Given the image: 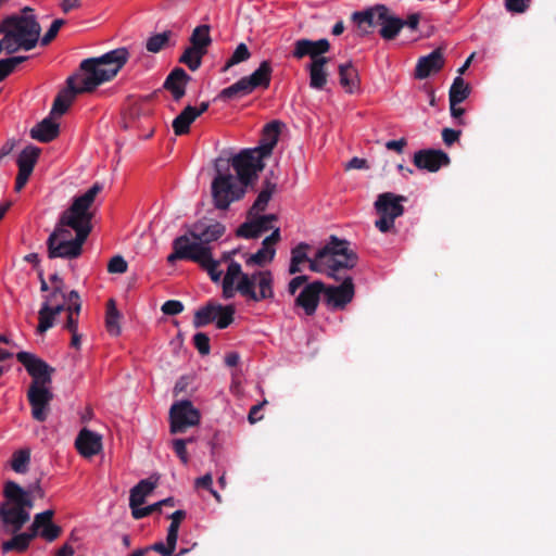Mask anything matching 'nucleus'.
Wrapping results in <instances>:
<instances>
[{
	"label": "nucleus",
	"mask_w": 556,
	"mask_h": 556,
	"mask_svg": "<svg viewBox=\"0 0 556 556\" xmlns=\"http://www.w3.org/2000/svg\"><path fill=\"white\" fill-rule=\"evenodd\" d=\"M206 53L202 50H197L192 47L185 49L184 53L179 58V62L185 64L190 71H197L202 63V58Z\"/></svg>",
	"instance_id": "nucleus-44"
},
{
	"label": "nucleus",
	"mask_w": 556,
	"mask_h": 556,
	"mask_svg": "<svg viewBox=\"0 0 556 556\" xmlns=\"http://www.w3.org/2000/svg\"><path fill=\"white\" fill-rule=\"evenodd\" d=\"M339 81L348 93H353L358 88V74L351 63L339 65Z\"/></svg>",
	"instance_id": "nucleus-34"
},
{
	"label": "nucleus",
	"mask_w": 556,
	"mask_h": 556,
	"mask_svg": "<svg viewBox=\"0 0 556 556\" xmlns=\"http://www.w3.org/2000/svg\"><path fill=\"white\" fill-rule=\"evenodd\" d=\"M34 538H36V533H31L30 530L28 532L15 534L12 539L2 542L1 549L3 553H23L28 548Z\"/></svg>",
	"instance_id": "nucleus-35"
},
{
	"label": "nucleus",
	"mask_w": 556,
	"mask_h": 556,
	"mask_svg": "<svg viewBox=\"0 0 556 556\" xmlns=\"http://www.w3.org/2000/svg\"><path fill=\"white\" fill-rule=\"evenodd\" d=\"M375 210L379 217L375 220V226L382 231V193L378 194L375 201Z\"/></svg>",
	"instance_id": "nucleus-63"
},
{
	"label": "nucleus",
	"mask_w": 556,
	"mask_h": 556,
	"mask_svg": "<svg viewBox=\"0 0 556 556\" xmlns=\"http://www.w3.org/2000/svg\"><path fill=\"white\" fill-rule=\"evenodd\" d=\"M445 64L443 49L437 48L428 55L419 58L415 67V77L417 79L428 78L430 75L440 72Z\"/></svg>",
	"instance_id": "nucleus-22"
},
{
	"label": "nucleus",
	"mask_w": 556,
	"mask_h": 556,
	"mask_svg": "<svg viewBox=\"0 0 556 556\" xmlns=\"http://www.w3.org/2000/svg\"><path fill=\"white\" fill-rule=\"evenodd\" d=\"M59 5L64 14L81 8V0H59Z\"/></svg>",
	"instance_id": "nucleus-62"
},
{
	"label": "nucleus",
	"mask_w": 556,
	"mask_h": 556,
	"mask_svg": "<svg viewBox=\"0 0 556 556\" xmlns=\"http://www.w3.org/2000/svg\"><path fill=\"white\" fill-rule=\"evenodd\" d=\"M275 190L276 185L270 182L269 180H266L264 184V188L261 190V192L258 193L257 198L255 199L253 205L249 211V216H256L261 212L265 211Z\"/></svg>",
	"instance_id": "nucleus-37"
},
{
	"label": "nucleus",
	"mask_w": 556,
	"mask_h": 556,
	"mask_svg": "<svg viewBox=\"0 0 556 556\" xmlns=\"http://www.w3.org/2000/svg\"><path fill=\"white\" fill-rule=\"evenodd\" d=\"M470 94V87L464 80L462 76L454 78V81L450 88L448 100L454 103H460L465 101Z\"/></svg>",
	"instance_id": "nucleus-41"
},
{
	"label": "nucleus",
	"mask_w": 556,
	"mask_h": 556,
	"mask_svg": "<svg viewBox=\"0 0 556 556\" xmlns=\"http://www.w3.org/2000/svg\"><path fill=\"white\" fill-rule=\"evenodd\" d=\"M531 0H505L507 11L513 13H523L530 4Z\"/></svg>",
	"instance_id": "nucleus-57"
},
{
	"label": "nucleus",
	"mask_w": 556,
	"mask_h": 556,
	"mask_svg": "<svg viewBox=\"0 0 556 556\" xmlns=\"http://www.w3.org/2000/svg\"><path fill=\"white\" fill-rule=\"evenodd\" d=\"M235 308L232 305L223 306L214 302H208L200 307L193 317V326L202 328L216 321L218 329L227 328L233 321Z\"/></svg>",
	"instance_id": "nucleus-11"
},
{
	"label": "nucleus",
	"mask_w": 556,
	"mask_h": 556,
	"mask_svg": "<svg viewBox=\"0 0 556 556\" xmlns=\"http://www.w3.org/2000/svg\"><path fill=\"white\" fill-rule=\"evenodd\" d=\"M191 77L181 67L174 68L166 77L163 87L168 90L175 101H179L186 94V87Z\"/></svg>",
	"instance_id": "nucleus-24"
},
{
	"label": "nucleus",
	"mask_w": 556,
	"mask_h": 556,
	"mask_svg": "<svg viewBox=\"0 0 556 556\" xmlns=\"http://www.w3.org/2000/svg\"><path fill=\"white\" fill-rule=\"evenodd\" d=\"M250 58L251 52L248 46L241 42L237 46L231 56L226 61L224 67L222 68V72H227L230 67L244 61H248Z\"/></svg>",
	"instance_id": "nucleus-47"
},
{
	"label": "nucleus",
	"mask_w": 556,
	"mask_h": 556,
	"mask_svg": "<svg viewBox=\"0 0 556 556\" xmlns=\"http://www.w3.org/2000/svg\"><path fill=\"white\" fill-rule=\"evenodd\" d=\"M200 420L199 409L189 400L175 402L169 409V429L173 434L182 433L188 428L198 426Z\"/></svg>",
	"instance_id": "nucleus-12"
},
{
	"label": "nucleus",
	"mask_w": 556,
	"mask_h": 556,
	"mask_svg": "<svg viewBox=\"0 0 556 556\" xmlns=\"http://www.w3.org/2000/svg\"><path fill=\"white\" fill-rule=\"evenodd\" d=\"M240 279H242V267L238 262L231 260L222 282L223 296L225 299H231L236 292L239 293Z\"/></svg>",
	"instance_id": "nucleus-27"
},
{
	"label": "nucleus",
	"mask_w": 556,
	"mask_h": 556,
	"mask_svg": "<svg viewBox=\"0 0 556 556\" xmlns=\"http://www.w3.org/2000/svg\"><path fill=\"white\" fill-rule=\"evenodd\" d=\"M462 135L460 130H455L452 128H444L442 130V139L446 146H452L456 142Z\"/></svg>",
	"instance_id": "nucleus-60"
},
{
	"label": "nucleus",
	"mask_w": 556,
	"mask_h": 556,
	"mask_svg": "<svg viewBox=\"0 0 556 556\" xmlns=\"http://www.w3.org/2000/svg\"><path fill=\"white\" fill-rule=\"evenodd\" d=\"M199 265L207 271L213 281L220 279L223 271L219 270V262L213 258L212 252Z\"/></svg>",
	"instance_id": "nucleus-50"
},
{
	"label": "nucleus",
	"mask_w": 556,
	"mask_h": 556,
	"mask_svg": "<svg viewBox=\"0 0 556 556\" xmlns=\"http://www.w3.org/2000/svg\"><path fill=\"white\" fill-rule=\"evenodd\" d=\"M197 119L194 106L187 105L173 121L172 127L176 136L189 134L190 125Z\"/></svg>",
	"instance_id": "nucleus-33"
},
{
	"label": "nucleus",
	"mask_w": 556,
	"mask_h": 556,
	"mask_svg": "<svg viewBox=\"0 0 556 556\" xmlns=\"http://www.w3.org/2000/svg\"><path fill=\"white\" fill-rule=\"evenodd\" d=\"M172 522L168 527V530H167V533L176 538H178V531H179V527H180V523L181 521L186 518V511L185 510H181V509H178L176 511H174L170 516H169Z\"/></svg>",
	"instance_id": "nucleus-54"
},
{
	"label": "nucleus",
	"mask_w": 556,
	"mask_h": 556,
	"mask_svg": "<svg viewBox=\"0 0 556 556\" xmlns=\"http://www.w3.org/2000/svg\"><path fill=\"white\" fill-rule=\"evenodd\" d=\"M128 269V264L121 255L113 256L108 263L110 274H124Z\"/></svg>",
	"instance_id": "nucleus-53"
},
{
	"label": "nucleus",
	"mask_w": 556,
	"mask_h": 556,
	"mask_svg": "<svg viewBox=\"0 0 556 556\" xmlns=\"http://www.w3.org/2000/svg\"><path fill=\"white\" fill-rule=\"evenodd\" d=\"M30 463L29 450H18L12 454L11 468L17 473H25Z\"/></svg>",
	"instance_id": "nucleus-46"
},
{
	"label": "nucleus",
	"mask_w": 556,
	"mask_h": 556,
	"mask_svg": "<svg viewBox=\"0 0 556 556\" xmlns=\"http://www.w3.org/2000/svg\"><path fill=\"white\" fill-rule=\"evenodd\" d=\"M190 43H191L190 47H192L197 50H202L206 53L207 48L212 43V38L210 36V26L208 25L197 26L190 36Z\"/></svg>",
	"instance_id": "nucleus-38"
},
{
	"label": "nucleus",
	"mask_w": 556,
	"mask_h": 556,
	"mask_svg": "<svg viewBox=\"0 0 556 556\" xmlns=\"http://www.w3.org/2000/svg\"><path fill=\"white\" fill-rule=\"evenodd\" d=\"M156 481L143 479L130 490L129 506H141L146 497L155 489Z\"/></svg>",
	"instance_id": "nucleus-36"
},
{
	"label": "nucleus",
	"mask_w": 556,
	"mask_h": 556,
	"mask_svg": "<svg viewBox=\"0 0 556 556\" xmlns=\"http://www.w3.org/2000/svg\"><path fill=\"white\" fill-rule=\"evenodd\" d=\"M60 126L50 117L42 119L31 130L30 137L40 142H51L59 136Z\"/></svg>",
	"instance_id": "nucleus-29"
},
{
	"label": "nucleus",
	"mask_w": 556,
	"mask_h": 556,
	"mask_svg": "<svg viewBox=\"0 0 556 556\" xmlns=\"http://www.w3.org/2000/svg\"><path fill=\"white\" fill-rule=\"evenodd\" d=\"M172 37V31L166 30L161 34H155L148 38L146 48L149 52L157 53L168 43Z\"/></svg>",
	"instance_id": "nucleus-48"
},
{
	"label": "nucleus",
	"mask_w": 556,
	"mask_h": 556,
	"mask_svg": "<svg viewBox=\"0 0 556 556\" xmlns=\"http://www.w3.org/2000/svg\"><path fill=\"white\" fill-rule=\"evenodd\" d=\"M404 27V20L393 16L384 7V40H393Z\"/></svg>",
	"instance_id": "nucleus-43"
},
{
	"label": "nucleus",
	"mask_w": 556,
	"mask_h": 556,
	"mask_svg": "<svg viewBox=\"0 0 556 556\" xmlns=\"http://www.w3.org/2000/svg\"><path fill=\"white\" fill-rule=\"evenodd\" d=\"M3 495L7 502L0 507V518L7 532L16 533L29 520L31 494L16 482L8 481L3 488Z\"/></svg>",
	"instance_id": "nucleus-6"
},
{
	"label": "nucleus",
	"mask_w": 556,
	"mask_h": 556,
	"mask_svg": "<svg viewBox=\"0 0 556 556\" xmlns=\"http://www.w3.org/2000/svg\"><path fill=\"white\" fill-rule=\"evenodd\" d=\"M280 132V124L279 122H270L265 125L262 132V138L260 144L255 148L257 152H260L265 159L270 156L274 148L276 147Z\"/></svg>",
	"instance_id": "nucleus-26"
},
{
	"label": "nucleus",
	"mask_w": 556,
	"mask_h": 556,
	"mask_svg": "<svg viewBox=\"0 0 556 556\" xmlns=\"http://www.w3.org/2000/svg\"><path fill=\"white\" fill-rule=\"evenodd\" d=\"M177 539L176 536L168 534L166 535V543H163V542H155L154 544L152 545H149L147 547H143L144 549H148V553L150 551H154L159 554H161L162 556H180V554H184L186 551H181L179 554H175L174 555V552H175V548H176V543H177Z\"/></svg>",
	"instance_id": "nucleus-45"
},
{
	"label": "nucleus",
	"mask_w": 556,
	"mask_h": 556,
	"mask_svg": "<svg viewBox=\"0 0 556 556\" xmlns=\"http://www.w3.org/2000/svg\"><path fill=\"white\" fill-rule=\"evenodd\" d=\"M407 199L404 195H396L392 192H384V216L396 218L404 213L402 202Z\"/></svg>",
	"instance_id": "nucleus-39"
},
{
	"label": "nucleus",
	"mask_w": 556,
	"mask_h": 556,
	"mask_svg": "<svg viewBox=\"0 0 556 556\" xmlns=\"http://www.w3.org/2000/svg\"><path fill=\"white\" fill-rule=\"evenodd\" d=\"M128 58L129 52L126 48H117L99 58L84 60L79 65V72L66 79L67 87L55 97L51 115L62 116L77 94L91 92L101 84L114 78Z\"/></svg>",
	"instance_id": "nucleus-1"
},
{
	"label": "nucleus",
	"mask_w": 556,
	"mask_h": 556,
	"mask_svg": "<svg viewBox=\"0 0 556 556\" xmlns=\"http://www.w3.org/2000/svg\"><path fill=\"white\" fill-rule=\"evenodd\" d=\"M329 50L330 43L326 38L318 40L302 38L295 40L293 45L292 56L296 60L309 56L311 62H315L316 60L327 59L324 54Z\"/></svg>",
	"instance_id": "nucleus-15"
},
{
	"label": "nucleus",
	"mask_w": 556,
	"mask_h": 556,
	"mask_svg": "<svg viewBox=\"0 0 556 556\" xmlns=\"http://www.w3.org/2000/svg\"><path fill=\"white\" fill-rule=\"evenodd\" d=\"M324 291V282L315 280L303 286L294 300V304L301 307L306 316L315 315Z\"/></svg>",
	"instance_id": "nucleus-16"
},
{
	"label": "nucleus",
	"mask_w": 556,
	"mask_h": 556,
	"mask_svg": "<svg viewBox=\"0 0 556 556\" xmlns=\"http://www.w3.org/2000/svg\"><path fill=\"white\" fill-rule=\"evenodd\" d=\"M239 294L248 302L261 303L275 301V277L269 269H257L253 273L242 270L239 281Z\"/></svg>",
	"instance_id": "nucleus-7"
},
{
	"label": "nucleus",
	"mask_w": 556,
	"mask_h": 556,
	"mask_svg": "<svg viewBox=\"0 0 556 556\" xmlns=\"http://www.w3.org/2000/svg\"><path fill=\"white\" fill-rule=\"evenodd\" d=\"M16 359L25 367L33 381L27 391V399L31 406V416L37 421H45L50 410L53 393L49 386L52 382L54 369L43 359L29 352H18Z\"/></svg>",
	"instance_id": "nucleus-4"
},
{
	"label": "nucleus",
	"mask_w": 556,
	"mask_h": 556,
	"mask_svg": "<svg viewBox=\"0 0 556 556\" xmlns=\"http://www.w3.org/2000/svg\"><path fill=\"white\" fill-rule=\"evenodd\" d=\"M212 485H213V479L210 473H206L203 477H200L195 480V488H202V489L208 490L214 495V497L219 502L220 496L218 495V493L216 491H214L212 489Z\"/></svg>",
	"instance_id": "nucleus-58"
},
{
	"label": "nucleus",
	"mask_w": 556,
	"mask_h": 556,
	"mask_svg": "<svg viewBox=\"0 0 556 556\" xmlns=\"http://www.w3.org/2000/svg\"><path fill=\"white\" fill-rule=\"evenodd\" d=\"M41 26L35 10L25 7L0 22L2 46L7 54L34 49L40 39Z\"/></svg>",
	"instance_id": "nucleus-5"
},
{
	"label": "nucleus",
	"mask_w": 556,
	"mask_h": 556,
	"mask_svg": "<svg viewBox=\"0 0 556 556\" xmlns=\"http://www.w3.org/2000/svg\"><path fill=\"white\" fill-rule=\"evenodd\" d=\"M65 20L56 18L52 22L47 33L39 39L42 46L49 45L58 35L61 27L65 24Z\"/></svg>",
	"instance_id": "nucleus-51"
},
{
	"label": "nucleus",
	"mask_w": 556,
	"mask_h": 556,
	"mask_svg": "<svg viewBox=\"0 0 556 556\" xmlns=\"http://www.w3.org/2000/svg\"><path fill=\"white\" fill-rule=\"evenodd\" d=\"M352 21L357 26L361 35L372 33L375 27L382 25V4L354 12Z\"/></svg>",
	"instance_id": "nucleus-20"
},
{
	"label": "nucleus",
	"mask_w": 556,
	"mask_h": 556,
	"mask_svg": "<svg viewBox=\"0 0 556 556\" xmlns=\"http://www.w3.org/2000/svg\"><path fill=\"white\" fill-rule=\"evenodd\" d=\"M186 446L187 440L175 439L173 441V450L184 465H187L189 463V456Z\"/></svg>",
	"instance_id": "nucleus-55"
},
{
	"label": "nucleus",
	"mask_w": 556,
	"mask_h": 556,
	"mask_svg": "<svg viewBox=\"0 0 556 556\" xmlns=\"http://www.w3.org/2000/svg\"><path fill=\"white\" fill-rule=\"evenodd\" d=\"M81 309V300L77 291L72 290L68 293L67 305L64 309L67 313L66 321L63 326L64 329L78 330V320Z\"/></svg>",
	"instance_id": "nucleus-30"
},
{
	"label": "nucleus",
	"mask_w": 556,
	"mask_h": 556,
	"mask_svg": "<svg viewBox=\"0 0 556 556\" xmlns=\"http://www.w3.org/2000/svg\"><path fill=\"white\" fill-rule=\"evenodd\" d=\"M101 190L102 186L96 182L84 194L74 198L71 206L62 213L61 225L68 226L76 236L74 239L58 241L59 232H52L47 240L49 258L74 260L81 255L83 244L92 229L93 213L90 207Z\"/></svg>",
	"instance_id": "nucleus-2"
},
{
	"label": "nucleus",
	"mask_w": 556,
	"mask_h": 556,
	"mask_svg": "<svg viewBox=\"0 0 556 556\" xmlns=\"http://www.w3.org/2000/svg\"><path fill=\"white\" fill-rule=\"evenodd\" d=\"M273 75L271 63L268 60L261 62L260 66L249 76H244L252 91L266 90L270 86Z\"/></svg>",
	"instance_id": "nucleus-28"
},
{
	"label": "nucleus",
	"mask_w": 556,
	"mask_h": 556,
	"mask_svg": "<svg viewBox=\"0 0 556 556\" xmlns=\"http://www.w3.org/2000/svg\"><path fill=\"white\" fill-rule=\"evenodd\" d=\"M75 447L81 456L89 458L100 453L102 439L98 433L84 428L75 440Z\"/></svg>",
	"instance_id": "nucleus-23"
},
{
	"label": "nucleus",
	"mask_w": 556,
	"mask_h": 556,
	"mask_svg": "<svg viewBox=\"0 0 556 556\" xmlns=\"http://www.w3.org/2000/svg\"><path fill=\"white\" fill-rule=\"evenodd\" d=\"M414 164L419 169L435 173L441 167L450 164V156L442 150H419L414 154Z\"/></svg>",
	"instance_id": "nucleus-17"
},
{
	"label": "nucleus",
	"mask_w": 556,
	"mask_h": 556,
	"mask_svg": "<svg viewBox=\"0 0 556 556\" xmlns=\"http://www.w3.org/2000/svg\"><path fill=\"white\" fill-rule=\"evenodd\" d=\"M345 270L343 269L338 273L339 278L337 280L342 279L340 286H326L324 283V303L331 311L344 309L354 298L355 290L352 277L341 275Z\"/></svg>",
	"instance_id": "nucleus-13"
},
{
	"label": "nucleus",
	"mask_w": 556,
	"mask_h": 556,
	"mask_svg": "<svg viewBox=\"0 0 556 556\" xmlns=\"http://www.w3.org/2000/svg\"><path fill=\"white\" fill-rule=\"evenodd\" d=\"M161 309L165 315L174 316L184 311V304L177 300H168L162 305Z\"/></svg>",
	"instance_id": "nucleus-56"
},
{
	"label": "nucleus",
	"mask_w": 556,
	"mask_h": 556,
	"mask_svg": "<svg viewBox=\"0 0 556 556\" xmlns=\"http://www.w3.org/2000/svg\"><path fill=\"white\" fill-rule=\"evenodd\" d=\"M309 250L311 245L306 242H300L291 249L288 269L290 275L301 273L302 266L308 264L312 271L323 273L338 279L340 270L354 268L358 261L357 254L350 249L349 241L340 240L336 236H331L326 245L319 249L313 258L308 256Z\"/></svg>",
	"instance_id": "nucleus-3"
},
{
	"label": "nucleus",
	"mask_w": 556,
	"mask_h": 556,
	"mask_svg": "<svg viewBox=\"0 0 556 556\" xmlns=\"http://www.w3.org/2000/svg\"><path fill=\"white\" fill-rule=\"evenodd\" d=\"M308 277L305 276V275H300V276H295L293 277L288 286H287V291L290 295H294L296 293V291L305 283L306 285V281H307Z\"/></svg>",
	"instance_id": "nucleus-59"
},
{
	"label": "nucleus",
	"mask_w": 556,
	"mask_h": 556,
	"mask_svg": "<svg viewBox=\"0 0 556 556\" xmlns=\"http://www.w3.org/2000/svg\"><path fill=\"white\" fill-rule=\"evenodd\" d=\"M224 233L225 226L218 222L210 225L197 223L190 231V235L194 240L201 241L205 245L212 241L218 240Z\"/></svg>",
	"instance_id": "nucleus-25"
},
{
	"label": "nucleus",
	"mask_w": 556,
	"mask_h": 556,
	"mask_svg": "<svg viewBox=\"0 0 556 556\" xmlns=\"http://www.w3.org/2000/svg\"><path fill=\"white\" fill-rule=\"evenodd\" d=\"M40 155V149L35 146H27L17 156V176L15 179L14 190L20 192L27 184L35 165Z\"/></svg>",
	"instance_id": "nucleus-14"
},
{
	"label": "nucleus",
	"mask_w": 556,
	"mask_h": 556,
	"mask_svg": "<svg viewBox=\"0 0 556 556\" xmlns=\"http://www.w3.org/2000/svg\"><path fill=\"white\" fill-rule=\"evenodd\" d=\"M26 60H28V56L26 55H17L0 60V81L7 78L18 64Z\"/></svg>",
	"instance_id": "nucleus-49"
},
{
	"label": "nucleus",
	"mask_w": 556,
	"mask_h": 556,
	"mask_svg": "<svg viewBox=\"0 0 556 556\" xmlns=\"http://www.w3.org/2000/svg\"><path fill=\"white\" fill-rule=\"evenodd\" d=\"M194 348L201 355H208L211 351L210 338L204 332H197L193 336Z\"/></svg>",
	"instance_id": "nucleus-52"
},
{
	"label": "nucleus",
	"mask_w": 556,
	"mask_h": 556,
	"mask_svg": "<svg viewBox=\"0 0 556 556\" xmlns=\"http://www.w3.org/2000/svg\"><path fill=\"white\" fill-rule=\"evenodd\" d=\"M53 516L54 511L52 509L37 514L29 528L31 533H36V536L40 535L48 542L56 540L60 536L62 529L60 526L52 522Z\"/></svg>",
	"instance_id": "nucleus-18"
},
{
	"label": "nucleus",
	"mask_w": 556,
	"mask_h": 556,
	"mask_svg": "<svg viewBox=\"0 0 556 556\" xmlns=\"http://www.w3.org/2000/svg\"><path fill=\"white\" fill-rule=\"evenodd\" d=\"M64 289L60 287L51 288L45 296L38 312L37 333L42 334L52 328L55 317L66 308L68 294L64 292Z\"/></svg>",
	"instance_id": "nucleus-10"
},
{
	"label": "nucleus",
	"mask_w": 556,
	"mask_h": 556,
	"mask_svg": "<svg viewBox=\"0 0 556 556\" xmlns=\"http://www.w3.org/2000/svg\"><path fill=\"white\" fill-rule=\"evenodd\" d=\"M121 314L116 308L115 301L109 300L106 305L105 326L109 333L118 336L121 333L119 327Z\"/></svg>",
	"instance_id": "nucleus-42"
},
{
	"label": "nucleus",
	"mask_w": 556,
	"mask_h": 556,
	"mask_svg": "<svg viewBox=\"0 0 556 556\" xmlns=\"http://www.w3.org/2000/svg\"><path fill=\"white\" fill-rule=\"evenodd\" d=\"M329 59H320L315 62H311L306 70L309 74V87L313 89L321 90L325 88L328 81V74L326 72V64Z\"/></svg>",
	"instance_id": "nucleus-31"
},
{
	"label": "nucleus",
	"mask_w": 556,
	"mask_h": 556,
	"mask_svg": "<svg viewBox=\"0 0 556 556\" xmlns=\"http://www.w3.org/2000/svg\"><path fill=\"white\" fill-rule=\"evenodd\" d=\"M275 248H269L268 245L262 244L261 249L257 252L253 254H248L245 256L244 262L247 266L257 265L262 267L271 263L275 257Z\"/></svg>",
	"instance_id": "nucleus-40"
},
{
	"label": "nucleus",
	"mask_w": 556,
	"mask_h": 556,
	"mask_svg": "<svg viewBox=\"0 0 556 556\" xmlns=\"http://www.w3.org/2000/svg\"><path fill=\"white\" fill-rule=\"evenodd\" d=\"M176 245L179 249V256L184 260L192 261L200 264L211 253V248L203 244L201 241H191L188 236H180L175 239Z\"/></svg>",
	"instance_id": "nucleus-19"
},
{
	"label": "nucleus",
	"mask_w": 556,
	"mask_h": 556,
	"mask_svg": "<svg viewBox=\"0 0 556 556\" xmlns=\"http://www.w3.org/2000/svg\"><path fill=\"white\" fill-rule=\"evenodd\" d=\"M251 219L240 225L237 230L239 237L247 239H254L260 237L263 232L273 228L271 223L277 220L275 214L250 216Z\"/></svg>",
	"instance_id": "nucleus-21"
},
{
	"label": "nucleus",
	"mask_w": 556,
	"mask_h": 556,
	"mask_svg": "<svg viewBox=\"0 0 556 556\" xmlns=\"http://www.w3.org/2000/svg\"><path fill=\"white\" fill-rule=\"evenodd\" d=\"M407 146V140L405 138H401L399 140H390L384 142V148L394 151L399 154L403 153L404 149Z\"/></svg>",
	"instance_id": "nucleus-61"
},
{
	"label": "nucleus",
	"mask_w": 556,
	"mask_h": 556,
	"mask_svg": "<svg viewBox=\"0 0 556 556\" xmlns=\"http://www.w3.org/2000/svg\"><path fill=\"white\" fill-rule=\"evenodd\" d=\"M280 241V229L275 228L270 236L266 237L263 240V245H268L269 248H275V245Z\"/></svg>",
	"instance_id": "nucleus-64"
},
{
	"label": "nucleus",
	"mask_w": 556,
	"mask_h": 556,
	"mask_svg": "<svg viewBox=\"0 0 556 556\" xmlns=\"http://www.w3.org/2000/svg\"><path fill=\"white\" fill-rule=\"evenodd\" d=\"M252 92L253 91L248 84V80L243 76L231 86L222 89L218 93V99L222 101L239 100L251 94Z\"/></svg>",
	"instance_id": "nucleus-32"
},
{
	"label": "nucleus",
	"mask_w": 556,
	"mask_h": 556,
	"mask_svg": "<svg viewBox=\"0 0 556 556\" xmlns=\"http://www.w3.org/2000/svg\"><path fill=\"white\" fill-rule=\"evenodd\" d=\"M264 156L252 149H244L231 157L230 164L237 174V178L248 187L252 185L265 167Z\"/></svg>",
	"instance_id": "nucleus-9"
},
{
	"label": "nucleus",
	"mask_w": 556,
	"mask_h": 556,
	"mask_svg": "<svg viewBox=\"0 0 556 556\" xmlns=\"http://www.w3.org/2000/svg\"><path fill=\"white\" fill-rule=\"evenodd\" d=\"M247 190L248 186L232 174L218 172L211 185L213 204L217 210H227L231 203L241 200Z\"/></svg>",
	"instance_id": "nucleus-8"
}]
</instances>
